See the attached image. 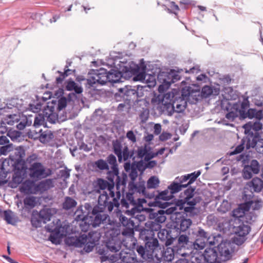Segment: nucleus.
<instances>
[{
	"instance_id": "1",
	"label": "nucleus",
	"mask_w": 263,
	"mask_h": 263,
	"mask_svg": "<svg viewBox=\"0 0 263 263\" xmlns=\"http://www.w3.org/2000/svg\"><path fill=\"white\" fill-rule=\"evenodd\" d=\"M109 199L110 198L105 192L99 196L98 205L93 208L92 211L93 216L90 217V224L93 228L99 226L102 223H106L109 216L103 212L106 209L108 212H111L114 207L118 208L119 206L120 203L116 201V199H114L115 203H111V201Z\"/></svg>"
},
{
	"instance_id": "2",
	"label": "nucleus",
	"mask_w": 263,
	"mask_h": 263,
	"mask_svg": "<svg viewBox=\"0 0 263 263\" xmlns=\"http://www.w3.org/2000/svg\"><path fill=\"white\" fill-rule=\"evenodd\" d=\"M195 189L189 188L184 191V194L186 196L184 199L177 201L175 205L171 206L166 210L168 214L177 213L178 209L182 210L185 212H192L194 209V206L198 201L196 198H192L194 195Z\"/></svg>"
},
{
	"instance_id": "3",
	"label": "nucleus",
	"mask_w": 263,
	"mask_h": 263,
	"mask_svg": "<svg viewBox=\"0 0 263 263\" xmlns=\"http://www.w3.org/2000/svg\"><path fill=\"white\" fill-rule=\"evenodd\" d=\"M65 242L67 246L76 248H82L84 246V250L87 253L92 251L95 245L94 242L88 241V238L85 234L79 237H68Z\"/></svg>"
},
{
	"instance_id": "4",
	"label": "nucleus",
	"mask_w": 263,
	"mask_h": 263,
	"mask_svg": "<svg viewBox=\"0 0 263 263\" xmlns=\"http://www.w3.org/2000/svg\"><path fill=\"white\" fill-rule=\"evenodd\" d=\"M113 74L108 73L107 71L103 68L94 71L93 75L87 79L88 84L91 86L97 83L103 85L107 82H116L117 79H113Z\"/></svg>"
},
{
	"instance_id": "5",
	"label": "nucleus",
	"mask_w": 263,
	"mask_h": 263,
	"mask_svg": "<svg viewBox=\"0 0 263 263\" xmlns=\"http://www.w3.org/2000/svg\"><path fill=\"white\" fill-rule=\"evenodd\" d=\"M29 177L35 180L44 179L51 174L50 169L45 167L42 163H34L28 168Z\"/></svg>"
},
{
	"instance_id": "6",
	"label": "nucleus",
	"mask_w": 263,
	"mask_h": 263,
	"mask_svg": "<svg viewBox=\"0 0 263 263\" xmlns=\"http://www.w3.org/2000/svg\"><path fill=\"white\" fill-rule=\"evenodd\" d=\"M113 149L115 154L117 156L119 162L127 161L129 159L133 157V151H129L128 146L125 144H123L119 140H116L112 142Z\"/></svg>"
},
{
	"instance_id": "7",
	"label": "nucleus",
	"mask_w": 263,
	"mask_h": 263,
	"mask_svg": "<svg viewBox=\"0 0 263 263\" xmlns=\"http://www.w3.org/2000/svg\"><path fill=\"white\" fill-rule=\"evenodd\" d=\"M97 185L99 188L103 191L100 195L105 192L110 198L109 200L111 201V203L115 202L114 199H116V201L119 203V200L120 199L121 195L120 191L117 190L116 193H115L114 191V184L112 183H109L105 180L99 179L98 180Z\"/></svg>"
},
{
	"instance_id": "8",
	"label": "nucleus",
	"mask_w": 263,
	"mask_h": 263,
	"mask_svg": "<svg viewBox=\"0 0 263 263\" xmlns=\"http://www.w3.org/2000/svg\"><path fill=\"white\" fill-rule=\"evenodd\" d=\"M251 228L248 224L243 223L234 227L235 236L232 239L233 242L238 246L243 244L247 239V236L249 233Z\"/></svg>"
},
{
	"instance_id": "9",
	"label": "nucleus",
	"mask_w": 263,
	"mask_h": 263,
	"mask_svg": "<svg viewBox=\"0 0 263 263\" xmlns=\"http://www.w3.org/2000/svg\"><path fill=\"white\" fill-rule=\"evenodd\" d=\"M106 178L110 181L109 183H112L114 186L116 184L117 190H123L125 187L127 177L125 175L121 178L119 176L118 169H111L108 171Z\"/></svg>"
},
{
	"instance_id": "10",
	"label": "nucleus",
	"mask_w": 263,
	"mask_h": 263,
	"mask_svg": "<svg viewBox=\"0 0 263 263\" xmlns=\"http://www.w3.org/2000/svg\"><path fill=\"white\" fill-rule=\"evenodd\" d=\"M143 87H139L136 88L135 87L131 86H126L124 88L119 89V91L123 97H126L125 99L130 100L132 99H135L136 97H140L143 95L141 91Z\"/></svg>"
},
{
	"instance_id": "11",
	"label": "nucleus",
	"mask_w": 263,
	"mask_h": 263,
	"mask_svg": "<svg viewBox=\"0 0 263 263\" xmlns=\"http://www.w3.org/2000/svg\"><path fill=\"white\" fill-rule=\"evenodd\" d=\"M29 136L34 139H39V140L43 143L49 142L53 137V135L50 130H47L42 132L40 129L39 132L35 130H30Z\"/></svg>"
},
{
	"instance_id": "12",
	"label": "nucleus",
	"mask_w": 263,
	"mask_h": 263,
	"mask_svg": "<svg viewBox=\"0 0 263 263\" xmlns=\"http://www.w3.org/2000/svg\"><path fill=\"white\" fill-rule=\"evenodd\" d=\"M179 209H178V213H173L174 215L176 216V226L178 229H180L181 231H185L187 230L192 223V221L190 219L185 218L182 216L181 213Z\"/></svg>"
},
{
	"instance_id": "13",
	"label": "nucleus",
	"mask_w": 263,
	"mask_h": 263,
	"mask_svg": "<svg viewBox=\"0 0 263 263\" xmlns=\"http://www.w3.org/2000/svg\"><path fill=\"white\" fill-rule=\"evenodd\" d=\"M153 148L149 143H146L139 147L137 151V156L139 158H144V161H148L154 158Z\"/></svg>"
},
{
	"instance_id": "14",
	"label": "nucleus",
	"mask_w": 263,
	"mask_h": 263,
	"mask_svg": "<svg viewBox=\"0 0 263 263\" xmlns=\"http://www.w3.org/2000/svg\"><path fill=\"white\" fill-rule=\"evenodd\" d=\"M247 149L251 147L255 148L257 153L263 155V139L255 137L251 140L248 139L247 144Z\"/></svg>"
},
{
	"instance_id": "15",
	"label": "nucleus",
	"mask_w": 263,
	"mask_h": 263,
	"mask_svg": "<svg viewBox=\"0 0 263 263\" xmlns=\"http://www.w3.org/2000/svg\"><path fill=\"white\" fill-rule=\"evenodd\" d=\"M36 184L33 181L27 180L20 186V190L25 194H36Z\"/></svg>"
},
{
	"instance_id": "16",
	"label": "nucleus",
	"mask_w": 263,
	"mask_h": 263,
	"mask_svg": "<svg viewBox=\"0 0 263 263\" xmlns=\"http://www.w3.org/2000/svg\"><path fill=\"white\" fill-rule=\"evenodd\" d=\"M186 102L182 99L174 101L171 106H167L168 116H172L174 112H181L185 108Z\"/></svg>"
},
{
	"instance_id": "17",
	"label": "nucleus",
	"mask_w": 263,
	"mask_h": 263,
	"mask_svg": "<svg viewBox=\"0 0 263 263\" xmlns=\"http://www.w3.org/2000/svg\"><path fill=\"white\" fill-rule=\"evenodd\" d=\"M25 150L23 146H19L15 148L14 153L10 156V158L12 161H14L15 163H20L23 162L24 163L25 161L24 159L25 156Z\"/></svg>"
},
{
	"instance_id": "18",
	"label": "nucleus",
	"mask_w": 263,
	"mask_h": 263,
	"mask_svg": "<svg viewBox=\"0 0 263 263\" xmlns=\"http://www.w3.org/2000/svg\"><path fill=\"white\" fill-rule=\"evenodd\" d=\"M203 256L208 263H221L216 262L218 258V254L216 249L214 248H206L202 254Z\"/></svg>"
},
{
	"instance_id": "19",
	"label": "nucleus",
	"mask_w": 263,
	"mask_h": 263,
	"mask_svg": "<svg viewBox=\"0 0 263 263\" xmlns=\"http://www.w3.org/2000/svg\"><path fill=\"white\" fill-rule=\"evenodd\" d=\"M54 186L52 179H47L36 184V194L43 193Z\"/></svg>"
},
{
	"instance_id": "20",
	"label": "nucleus",
	"mask_w": 263,
	"mask_h": 263,
	"mask_svg": "<svg viewBox=\"0 0 263 263\" xmlns=\"http://www.w3.org/2000/svg\"><path fill=\"white\" fill-rule=\"evenodd\" d=\"M239 106H235L231 108V110L226 115V117L229 120L233 121L235 118L239 116L240 119H245L244 112L243 111H239L238 108Z\"/></svg>"
},
{
	"instance_id": "21",
	"label": "nucleus",
	"mask_w": 263,
	"mask_h": 263,
	"mask_svg": "<svg viewBox=\"0 0 263 263\" xmlns=\"http://www.w3.org/2000/svg\"><path fill=\"white\" fill-rule=\"evenodd\" d=\"M146 240L145 249L148 253L152 255L154 251L159 247L158 240L157 238H147Z\"/></svg>"
},
{
	"instance_id": "22",
	"label": "nucleus",
	"mask_w": 263,
	"mask_h": 263,
	"mask_svg": "<svg viewBox=\"0 0 263 263\" xmlns=\"http://www.w3.org/2000/svg\"><path fill=\"white\" fill-rule=\"evenodd\" d=\"M166 210H167V209ZM165 213L168 214V213H166V211L160 210L158 211V212L157 213H151L149 214V218L151 219H154L155 221H156L157 222L159 223L160 224V223L164 222L166 219V216H165ZM172 214L174 215V214ZM174 215L172 216L173 218L174 217Z\"/></svg>"
},
{
	"instance_id": "23",
	"label": "nucleus",
	"mask_w": 263,
	"mask_h": 263,
	"mask_svg": "<svg viewBox=\"0 0 263 263\" xmlns=\"http://www.w3.org/2000/svg\"><path fill=\"white\" fill-rule=\"evenodd\" d=\"M135 79L137 80L145 81L149 87L155 86L156 83L155 76L140 74L137 76Z\"/></svg>"
},
{
	"instance_id": "24",
	"label": "nucleus",
	"mask_w": 263,
	"mask_h": 263,
	"mask_svg": "<svg viewBox=\"0 0 263 263\" xmlns=\"http://www.w3.org/2000/svg\"><path fill=\"white\" fill-rule=\"evenodd\" d=\"M62 228L61 222L59 219H56L55 221L46 226V229L49 232L54 233L55 234H59Z\"/></svg>"
},
{
	"instance_id": "25",
	"label": "nucleus",
	"mask_w": 263,
	"mask_h": 263,
	"mask_svg": "<svg viewBox=\"0 0 263 263\" xmlns=\"http://www.w3.org/2000/svg\"><path fill=\"white\" fill-rule=\"evenodd\" d=\"M248 204L246 203L240 204L237 208L232 212V216L235 218H241L245 216L246 212H248Z\"/></svg>"
},
{
	"instance_id": "26",
	"label": "nucleus",
	"mask_w": 263,
	"mask_h": 263,
	"mask_svg": "<svg viewBox=\"0 0 263 263\" xmlns=\"http://www.w3.org/2000/svg\"><path fill=\"white\" fill-rule=\"evenodd\" d=\"M262 125L259 121L255 122L254 123L248 122L243 126V128L245 130V133H249L251 129L254 131H258L262 128Z\"/></svg>"
},
{
	"instance_id": "27",
	"label": "nucleus",
	"mask_w": 263,
	"mask_h": 263,
	"mask_svg": "<svg viewBox=\"0 0 263 263\" xmlns=\"http://www.w3.org/2000/svg\"><path fill=\"white\" fill-rule=\"evenodd\" d=\"M249 185L255 192H259L263 188V181L259 178H254L249 183Z\"/></svg>"
},
{
	"instance_id": "28",
	"label": "nucleus",
	"mask_w": 263,
	"mask_h": 263,
	"mask_svg": "<svg viewBox=\"0 0 263 263\" xmlns=\"http://www.w3.org/2000/svg\"><path fill=\"white\" fill-rule=\"evenodd\" d=\"M126 199H122L121 204L122 207L128 208L129 204L135 206L136 204V201L134 200L133 193H127L126 196Z\"/></svg>"
},
{
	"instance_id": "29",
	"label": "nucleus",
	"mask_w": 263,
	"mask_h": 263,
	"mask_svg": "<svg viewBox=\"0 0 263 263\" xmlns=\"http://www.w3.org/2000/svg\"><path fill=\"white\" fill-rule=\"evenodd\" d=\"M66 89L69 91H74L77 93H81L83 91L82 87L73 81H68L66 86Z\"/></svg>"
},
{
	"instance_id": "30",
	"label": "nucleus",
	"mask_w": 263,
	"mask_h": 263,
	"mask_svg": "<svg viewBox=\"0 0 263 263\" xmlns=\"http://www.w3.org/2000/svg\"><path fill=\"white\" fill-rule=\"evenodd\" d=\"M39 215L43 220V223H45L50 220L52 216V210L50 209H43L40 211Z\"/></svg>"
},
{
	"instance_id": "31",
	"label": "nucleus",
	"mask_w": 263,
	"mask_h": 263,
	"mask_svg": "<svg viewBox=\"0 0 263 263\" xmlns=\"http://www.w3.org/2000/svg\"><path fill=\"white\" fill-rule=\"evenodd\" d=\"M187 186V184H180L176 182H174L168 186V189L172 193V195L182 190V188H185Z\"/></svg>"
},
{
	"instance_id": "32",
	"label": "nucleus",
	"mask_w": 263,
	"mask_h": 263,
	"mask_svg": "<svg viewBox=\"0 0 263 263\" xmlns=\"http://www.w3.org/2000/svg\"><path fill=\"white\" fill-rule=\"evenodd\" d=\"M77 203L76 201L70 197H66L63 203V208L64 209L68 210L74 208Z\"/></svg>"
},
{
	"instance_id": "33",
	"label": "nucleus",
	"mask_w": 263,
	"mask_h": 263,
	"mask_svg": "<svg viewBox=\"0 0 263 263\" xmlns=\"http://www.w3.org/2000/svg\"><path fill=\"white\" fill-rule=\"evenodd\" d=\"M245 203L248 204L249 211L251 209L253 210H259L262 205V201L261 200H251Z\"/></svg>"
},
{
	"instance_id": "34",
	"label": "nucleus",
	"mask_w": 263,
	"mask_h": 263,
	"mask_svg": "<svg viewBox=\"0 0 263 263\" xmlns=\"http://www.w3.org/2000/svg\"><path fill=\"white\" fill-rule=\"evenodd\" d=\"M19 122L16 125V127L20 130L24 129L26 126H30L32 123L31 120H29L26 116H23Z\"/></svg>"
},
{
	"instance_id": "35",
	"label": "nucleus",
	"mask_w": 263,
	"mask_h": 263,
	"mask_svg": "<svg viewBox=\"0 0 263 263\" xmlns=\"http://www.w3.org/2000/svg\"><path fill=\"white\" fill-rule=\"evenodd\" d=\"M159 180L156 176L151 177L147 181V187L148 189H155L159 184Z\"/></svg>"
},
{
	"instance_id": "36",
	"label": "nucleus",
	"mask_w": 263,
	"mask_h": 263,
	"mask_svg": "<svg viewBox=\"0 0 263 263\" xmlns=\"http://www.w3.org/2000/svg\"><path fill=\"white\" fill-rule=\"evenodd\" d=\"M173 195H172V193L167 189V190L159 193V194L156 196V198L157 199H162L163 200H169L173 197Z\"/></svg>"
},
{
	"instance_id": "37",
	"label": "nucleus",
	"mask_w": 263,
	"mask_h": 263,
	"mask_svg": "<svg viewBox=\"0 0 263 263\" xmlns=\"http://www.w3.org/2000/svg\"><path fill=\"white\" fill-rule=\"evenodd\" d=\"M106 247L112 252H117L121 249L120 243H116L113 241H110L107 242Z\"/></svg>"
},
{
	"instance_id": "38",
	"label": "nucleus",
	"mask_w": 263,
	"mask_h": 263,
	"mask_svg": "<svg viewBox=\"0 0 263 263\" xmlns=\"http://www.w3.org/2000/svg\"><path fill=\"white\" fill-rule=\"evenodd\" d=\"M45 123V117L44 115L40 114L36 116L34 118L33 126L35 127H38L41 125H44Z\"/></svg>"
},
{
	"instance_id": "39",
	"label": "nucleus",
	"mask_w": 263,
	"mask_h": 263,
	"mask_svg": "<svg viewBox=\"0 0 263 263\" xmlns=\"http://www.w3.org/2000/svg\"><path fill=\"white\" fill-rule=\"evenodd\" d=\"M163 257L165 261H171L174 258L173 250L170 248H167L163 253Z\"/></svg>"
},
{
	"instance_id": "40",
	"label": "nucleus",
	"mask_w": 263,
	"mask_h": 263,
	"mask_svg": "<svg viewBox=\"0 0 263 263\" xmlns=\"http://www.w3.org/2000/svg\"><path fill=\"white\" fill-rule=\"evenodd\" d=\"M21 120V117L20 115H10L6 119V122L8 124L13 125L15 123H17Z\"/></svg>"
},
{
	"instance_id": "41",
	"label": "nucleus",
	"mask_w": 263,
	"mask_h": 263,
	"mask_svg": "<svg viewBox=\"0 0 263 263\" xmlns=\"http://www.w3.org/2000/svg\"><path fill=\"white\" fill-rule=\"evenodd\" d=\"M31 224L33 227L38 228L41 226L43 220L39 214L33 215L31 219Z\"/></svg>"
},
{
	"instance_id": "42",
	"label": "nucleus",
	"mask_w": 263,
	"mask_h": 263,
	"mask_svg": "<svg viewBox=\"0 0 263 263\" xmlns=\"http://www.w3.org/2000/svg\"><path fill=\"white\" fill-rule=\"evenodd\" d=\"M120 221L124 227H134V222L130 219H128L125 216L121 215L120 216Z\"/></svg>"
},
{
	"instance_id": "43",
	"label": "nucleus",
	"mask_w": 263,
	"mask_h": 263,
	"mask_svg": "<svg viewBox=\"0 0 263 263\" xmlns=\"http://www.w3.org/2000/svg\"><path fill=\"white\" fill-rule=\"evenodd\" d=\"M247 167H250L252 173L254 174H257L259 173L260 167L258 161L256 160H252L250 165H246Z\"/></svg>"
},
{
	"instance_id": "44",
	"label": "nucleus",
	"mask_w": 263,
	"mask_h": 263,
	"mask_svg": "<svg viewBox=\"0 0 263 263\" xmlns=\"http://www.w3.org/2000/svg\"><path fill=\"white\" fill-rule=\"evenodd\" d=\"M145 226L147 228H149L152 231H157L161 228L160 224L155 221V220L154 221H148L146 223Z\"/></svg>"
},
{
	"instance_id": "45",
	"label": "nucleus",
	"mask_w": 263,
	"mask_h": 263,
	"mask_svg": "<svg viewBox=\"0 0 263 263\" xmlns=\"http://www.w3.org/2000/svg\"><path fill=\"white\" fill-rule=\"evenodd\" d=\"M227 243H221L218 246V250L221 255L227 256L230 254L229 248L227 247Z\"/></svg>"
},
{
	"instance_id": "46",
	"label": "nucleus",
	"mask_w": 263,
	"mask_h": 263,
	"mask_svg": "<svg viewBox=\"0 0 263 263\" xmlns=\"http://www.w3.org/2000/svg\"><path fill=\"white\" fill-rule=\"evenodd\" d=\"M95 165L98 168L101 170H109V166L107 163L102 159H99L96 161Z\"/></svg>"
},
{
	"instance_id": "47",
	"label": "nucleus",
	"mask_w": 263,
	"mask_h": 263,
	"mask_svg": "<svg viewBox=\"0 0 263 263\" xmlns=\"http://www.w3.org/2000/svg\"><path fill=\"white\" fill-rule=\"evenodd\" d=\"M208 240H206L203 238H198L195 241L194 247L196 249H202L205 247V244L208 243Z\"/></svg>"
},
{
	"instance_id": "48",
	"label": "nucleus",
	"mask_w": 263,
	"mask_h": 263,
	"mask_svg": "<svg viewBox=\"0 0 263 263\" xmlns=\"http://www.w3.org/2000/svg\"><path fill=\"white\" fill-rule=\"evenodd\" d=\"M13 149L12 143L5 145L0 148V154L3 155H7L8 153Z\"/></svg>"
},
{
	"instance_id": "49",
	"label": "nucleus",
	"mask_w": 263,
	"mask_h": 263,
	"mask_svg": "<svg viewBox=\"0 0 263 263\" xmlns=\"http://www.w3.org/2000/svg\"><path fill=\"white\" fill-rule=\"evenodd\" d=\"M107 161L108 163L111 165V169H118L117 159L114 155L112 154L109 155L107 158Z\"/></svg>"
},
{
	"instance_id": "50",
	"label": "nucleus",
	"mask_w": 263,
	"mask_h": 263,
	"mask_svg": "<svg viewBox=\"0 0 263 263\" xmlns=\"http://www.w3.org/2000/svg\"><path fill=\"white\" fill-rule=\"evenodd\" d=\"M21 133L20 132L16 130L9 131L7 133V136L12 140V141H17L18 139L21 137Z\"/></svg>"
},
{
	"instance_id": "51",
	"label": "nucleus",
	"mask_w": 263,
	"mask_h": 263,
	"mask_svg": "<svg viewBox=\"0 0 263 263\" xmlns=\"http://www.w3.org/2000/svg\"><path fill=\"white\" fill-rule=\"evenodd\" d=\"M37 160L38 156L35 154H32L27 158L25 162L27 164H29L30 166V165H31L32 164H34V163H39V162L37 161Z\"/></svg>"
},
{
	"instance_id": "52",
	"label": "nucleus",
	"mask_w": 263,
	"mask_h": 263,
	"mask_svg": "<svg viewBox=\"0 0 263 263\" xmlns=\"http://www.w3.org/2000/svg\"><path fill=\"white\" fill-rule=\"evenodd\" d=\"M230 209V204L227 200H223L218 208V210L222 213H226Z\"/></svg>"
},
{
	"instance_id": "53",
	"label": "nucleus",
	"mask_w": 263,
	"mask_h": 263,
	"mask_svg": "<svg viewBox=\"0 0 263 263\" xmlns=\"http://www.w3.org/2000/svg\"><path fill=\"white\" fill-rule=\"evenodd\" d=\"M24 203L26 206L33 208L35 205V199L33 197H26L24 200Z\"/></svg>"
},
{
	"instance_id": "54",
	"label": "nucleus",
	"mask_w": 263,
	"mask_h": 263,
	"mask_svg": "<svg viewBox=\"0 0 263 263\" xmlns=\"http://www.w3.org/2000/svg\"><path fill=\"white\" fill-rule=\"evenodd\" d=\"M189 238L186 235H181L178 239V244L181 247H184L189 242Z\"/></svg>"
},
{
	"instance_id": "55",
	"label": "nucleus",
	"mask_w": 263,
	"mask_h": 263,
	"mask_svg": "<svg viewBox=\"0 0 263 263\" xmlns=\"http://www.w3.org/2000/svg\"><path fill=\"white\" fill-rule=\"evenodd\" d=\"M201 173L200 171L194 172L191 174H188L189 176V182L186 183L187 184V186L191 184L193 182H194L197 178L200 175Z\"/></svg>"
},
{
	"instance_id": "56",
	"label": "nucleus",
	"mask_w": 263,
	"mask_h": 263,
	"mask_svg": "<svg viewBox=\"0 0 263 263\" xmlns=\"http://www.w3.org/2000/svg\"><path fill=\"white\" fill-rule=\"evenodd\" d=\"M245 218L246 221L247 223H251L252 222H253L256 220V215H255L252 212H249V211H248V212H246V214L245 216Z\"/></svg>"
},
{
	"instance_id": "57",
	"label": "nucleus",
	"mask_w": 263,
	"mask_h": 263,
	"mask_svg": "<svg viewBox=\"0 0 263 263\" xmlns=\"http://www.w3.org/2000/svg\"><path fill=\"white\" fill-rule=\"evenodd\" d=\"M4 219L8 223L13 224L14 222L12 213L11 211H4Z\"/></svg>"
},
{
	"instance_id": "58",
	"label": "nucleus",
	"mask_w": 263,
	"mask_h": 263,
	"mask_svg": "<svg viewBox=\"0 0 263 263\" xmlns=\"http://www.w3.org/2000/svg\"><path fill=\"white\" fill-rule=\"evenodd\" d=\"M244 144L245 141L242 139L241 144L238 145L233 151L231 152L230 153V155H234L241 153L245 148Z\"/></svg>"
},
{
	"instance_id": "59",
	"label": "nucleus",
	"mask_w": 263,
	"mask_h": 263,
	"mask_svg": "<svg viewBox=\"0 0 263 263\" xmlns=\"http://www.w3.org/2000/svg\"><path fill=\"white\" fill-rule=\"evenodd\" d=\"M213 92V90L211 87L205 86L202 88L201 95L203 97L207 98Z\"/></svg>"
},
{
	"instance_id": "60",
	"label": "nucleus",
	"mask_w": 263,
	"mask_h": 263,
	"mask_svg": "<svg viewBox=\"0 0 263 263\" xmlns=\"http://www.w3.org/2000/svg\"><path fill=\"white\" fill-rule=\"evenodd\" d=\"M249 104L247 99H244L243 101L241 104L240 108H238L239 111H243L244 112V116L247 118L246 110L249 108Z\"/></svg>"
},
{
	"instance_id": "61",
	"label": "nucleus",
	"mask_w": 263,
	"mask_h": 263,
	"mask_svg": "<svg viewBox=\"0 0 263 263\" xmlns=\"http://www.w3.org/2000/svg\"><path fill=\"white\" fill-rule=\"evenodd\" d=\"M252 172L250 169V167L245 166L243 170V176L244 178L249 179L252 177Z\"/></svg>"
},
{
	"instance_id": "62",
	"label": "nucleus",
	"mask_w": 263,
	"mask_h": 263,
	"mask_svg": "<svg viewBox=\"0 0 263 263\" xmlns=\"http://www.w3.org/2000/svg\"><path fill=\"white\" fill-rule=\"evenodd\" d=\"M192 263H206L204 256H203L202 254H198L194 257L192 258Z\"/></svg>"
},
{
	"instance_id": "63",
	"label": "nucleus",
	"mask_w": 263,
	"mask_h": 263,
	"mask_svg": "<svg viewBox=\"0 0 263 263\" xmlns=\"http://www.w3.org/2000/svg\"><path fill=\"white\" fill-rule=\"evenodd\" d=\"M250 159V156L248 155L242 154L238 157L237 160L241 161L243 165H247Z\"/></svg>"
},
{
	"instance_id": "64",
	"label": "nucleus",
	"mask_w": 263,
	"mask_h": 263,
	"mask_svg": "<svg viewBox=\"0 0 263 263\" xmlns=\"http://www.w3.org/2000/svg\"><path fill=\"white\" fill-rule=\"evenodd\" d=\"M82 211L81 208L79 207L76 212H75L76 215V219L77 220H82L84 221L85 219L86 215L84 214V213H82V214H81L80 213Z\"/></svg>"
}]
</instances>
